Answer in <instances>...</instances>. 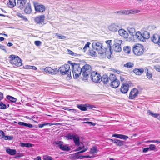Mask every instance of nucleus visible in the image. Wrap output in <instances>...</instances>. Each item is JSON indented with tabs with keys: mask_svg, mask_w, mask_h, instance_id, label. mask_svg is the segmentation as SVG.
<instances>
[{
	"mask_svg": "<svg viewBox=\"0 0 160 160\" xmlns=\"http://www.w3.org/2000/svg\"><path fill=\"white\" fill-rule=\"evenodd\" d=\"M92 46L93 49L97 51L99 54L102 55L106 52V49L103 48L102 44L100 42H94Z\"/></svg>",
	"mask_w": 160,
	"mask_h": 160,
	"instance_id": "1",
	"label": "nucleus"
},
{
	"mask_svg": "<svg viewBox=\"0 0 160 160\" xmlns=\"http://www.w3.org/2000/svg\"><path fill=\"white\" fill-rule=\"evenodd\" d=\"M73 67L72 72L73 77L75 79L78 78L81 75L82 71V68L78 65L74 63L72 64Z\"/></svg>",
	"mask_w": 160,
	"mask_h": 160,
	"instance_id": "2",
	"label": "nucleus"
},
{
	"mask_svg": "<svg viewBox=\"0 0 160 160\" xmlns=\"http://www.w3.org/2000/svg\"><path fill=\"white\" fill-rule=\"evenodd\" d=\"M133 52L137 56L142 55L144 52L143 46L141 44H138L133 47Z\"/></svg>",
	"mask_w": 160,
	"mask_h": 160,
	"instance_id": "3",
	"label": "nucleus"
},
{
	"mask_svg": "<svg viewBox=\"0 0 160 160\" xmlns=\"http://www.w3.org/2000/svg\"><path fill=\"white\" fill-rule=\"evenodd\" d=\"M70 66L68 64H66L61 67L59 68V71L62 75L68 74V76L70 78L71 77V70L70 69Z\"/></svg>",
	"mask_w": 160,
	"mask_h": 160,
	"instance_id": "4",
	"label": "nucleus"
},
{
	"mask_svg": "<svg viewBox=\"0 0 160 160\" xmlns=\"http://www.w3.org/2000/svg\"><path fill=\"white\" fill-rule=\"evenodd\" d=\"M82 68L83 77L85 79H87L91 72V67L88 64H86L83 66Z\"/></svg>",
	"mask_w": 160,
	"mask_h": 160,
	"instance_id": "5",
	"label": "nucleus"
},
{
	"mask_svg": "<svg viewBox=\"0 0 160 160\" xmlns=\"http://www.w3.org/2000/svg\"><path fill=\"white\" fill-rule=\"evenodd\" d=\"M11 64L17 66L22 65L21 59L18 56L14 55H11Z\"/></svg>",
	"mask_w": 160,
	"mask_h": 160,
	"instance_id": "6",
	"label": "nucleus"
},
{
	"mask_svg": "<svg viewBox=\"0 0 160 160\" xmlns=\"http://www.w3.org/2000/svg\"><path fill=\"white\" fill-rule=\"evenodd\" d=\"M91 78L92 81L95 82H100L102 80V77L99 73L95 71L91 72Z\"/></svg>",
	"mask_w": 160,
	"mask_h": 160,
	"instance_id": "7",
	"label": "nucleus"
},
{
	"mask_svg": "<svg viewBox=\"0 0 160 160\" xmlns=\"http://www.w3.org/2000/svg\"><path fill=\"white\" fill-rule=\"evenodd\" d=\"M114 44L112 47L113 49L115 52H119L121 51V45L122 41L117 39L114 40Z\"/></svg>",
	"mask_w": 160,
	"mask_h": 160,
	"instance_id": "8",
	"label": "nucleus"
},
{
	"mask_svg": "<svg viewBox=\"0 0 160 160\" xmlns=\"http://www.w3.org/2000/svg\"><path fill=\"white\" fill-rule=\"evenodd\" d=\"M111 82L110 85L112 88H116L119 85L120 82L119 80L117 78L115 75H113V76L110 77Z\"/></svg>",
	"mask_w": 160,
	"mask_h": 160,
	"instance_id": "9",
	"label": "nucleus"
},
{
	"mask_svg": "<svg viewBox=\"0 0 160 160\" xmlns=\"http://www.w3.org/2000/svg\"><path fill=\"white\" fill-rule=\"evenodd\" d=\"M34 6L35 10L36 12L42 13L44 12L45 11L46 7L44 5L34 2Z\"/></svg>",
	"mask_w": 160,
	"mask_h": 160,
	"instance_id": "10",
	"label": "nucleus"
},
{
	"mask_svg": "<svg viewBox=\"0 0 160 160\" xmlns=\"http://www.w3.org/2000/svg\"><path fill=\"white\" fill-rule=\"evenodd\" d=\"M77 106L79 109L81 110L94 109L95 108H97L94 106L89 104H78Z\"/></svg>",
	"mask_w": 160,
	"mask_h": 160,
	"instance_id": "11",
	"label": "nucleus"
},
{
	"mask_svg": "<svg viewBox=\"0 0 160 160\" xmlns=\"http://www.w3.org/2000/svg\"><path fill=\"white\" fill-rule=\"evenodd\" d=\"M108 29L111 32H117L120 28L119 24L118 23H112L108 26Z\"/></svg>",
	"mask_w": 160,
	"mask_h": 160,
	"instance_id": "12",
	"label": "nucleus"
},
{
	"mask_svg": "<svg viewBox=\"0 0 160 160\" xmlns=\"http://www.w3.org/2000/svg\"><path fill=\"white\" fill-rule=\"evenodd\" d=\"M45 18V16L43 14H42L36 17L34 20L35 23L37 24H42L44 23Z\"/></svg>",
	"mask_w": 160,
	"mask_h": 160,
	"instance_id": "13",
	"label": "nucleus"
},
{
	"mask_svg": "<svg viewBox=\"0 0 160 160\" xmlns=\"http://www.w3.org/2000/svg\"><path fill=\"white\" fill-rule=\"evenodd\" d=\"M138 90L135 88H133L131 91L129 96V98L130 99H134L138 95Z\"/></svg>",
	"mask_w": 160,
	"mask_h": 160,
	"instance_id": "14",
	"label": "nucleus"
},
{
	"mask_svg": "<svg viewBox=\"0 0 160 160\" xmlns=\"http://www.w3.org/2000/svg\"><path fill=\"white\" fill-rule=\"evenodd\" d=\"M129 84L127 83H124L121 86L120 89L121 92L123 93H126L128 90Z\"/></svg>",
	"mask_w": 160,
	"mask_h": 160,
	"instance_id": "15",
	"label": "nucleus"
},
{
	"mask_svg": "<svg viewBox=\"0 0 160 160\" xmlns=\"http://www.w3.org/2000/svg\"><path fill=\"white\" fill-rule=\"evenodd\" d=\"M152 41L154 43L158 44L159 45L160 41V36L157 34H154L151 38Z\"/></svg>",
	"mask_w": 160,
	"mask_h": 160,
	"instance_id": "16",
	"label": "nucleus"
},
{
	"mask_svg": "<svg viewBox=\"0 0 160 160\" xmlns=\"http://www.w3.org/2000/svg\"><path fill=\"white\" fill-rule=\"evenodd\" d=\"M119 34L121 36L125 38H127L128 37V32L124 29H121L118 31Z\"/></svg>",
	"mask_w": 160,
	"mask_h": 160,
	"instance_id": "17",
	"label": "nucleus"
},
{
	"mask_svg": "<svg viewBox=\"0 0 160 160\" xmlns=\"http://www.w3.org/2000/svg\"><path fill=\"white\" fill-rule=\"evenodd\" d=\"M139 11V10H125L122 11V13L124 14L127 15L138 13Z\"/></svg>",
	"mask_w": 160,
	"mask_h": 160,
	"instance_id": "18",
	"label": "nucleus"
},
{
	"mask_svg": "<svg viewBox=\"0 0 160 160\" xmlns=\"http://www.w3.org/2000/svg\"><path fill=\"white\" fill-rule=\"evenodd\" d=\"M27 2V0H18L17 2V5L20 9H22L25 7Z\"/></svg>",
	"mask_w": 160,
	"mask_h": 160,
	"instance_id": "19",
	"label": "nucleus"
},
{
	"mask_svg": "<svg viewBox=\"0 0 160 160\" xmlns=\"http://www.w3.org/2000/svg\"><path fill=\"white\" fill-rule=\"evenodd\" d=\"M56 69H55V70L54 69H52L50 67H46L44 69V71L46 72L51 74H54L56 73Z\"/></svg>",
	"mask_w": 160,
	"mask_h": 160,
	"instance_id": "20",
	"label": "nucleus"
},
{
	"mask_svg": "<svg viewBox=\"0 0 160 160\" xmlns=\"http://www.w3.org/2000/svg\"><path fill=\"white\" fill-rule=\"evenodd\" d=\"M141 32L138 31L135 33V38L138 41L144 42Z\"/></svg>",
	"mask_w": 160,
	"mask_h": 160,
	"instance_id": "21",
	"label": "nucleus"
},
{
	"mask_svg": "<svg viewBox=\"0 0 160 160\" xmlns=\"http://www.w3.org/2000/svg\"><path fill=\"white\" fill-rule=\"evenodd\" d=\"M113 74H111L109 77H108L107 76H104L102 79L103 82L104 84H109L111 82V80L110 77H112L113 76Z\"/></svg>",
	"mask_w": 160,
	"mask_h": 160,
	"instance_id": "22",
	"label": "nucleus"
},
{
	"mask_svg": "<svg viewBox=\"0 0 160 160\" xmlns=\"http://www.w3.org/2000/svg\"><path fill=\"white\" fill-rule=\"evenodd\" d=\"M32 10L31 4L29 3H27L24 9V12L27 14H29L32 12Z\"/></svg>",
	"mask_w": 160,
	"mask_h": 160,
	"instance_id": "23",
	"label": "nucleus"
},
{
	"mask_svg": "<svg viewBox=\"0 0 160 160\" xmlns=\"http://www.w3.org/2000/svg\"><path fill=\"white\" fill-rule=\"evenodd\" d=\"M147 113L148 115L152 116V117L160 120V114L155 113L151 111H148Z\"/></svg>",
	"mask_w": 160,
	"mask_h": 160,
	"instance_id": "24",
	"label": "nucleus"
},
{
	"mask_svg": "<svg viewBox=\"0 0 160 160\" xmlns=\"http://www.w3.org/2000/svg\"><path fill=\"white\" fill-rule=\"evenodd\" d=\"M141 32L144 42L146 41V39H148L149 38L150 33L148 32L141 31Z\"/></svg>",
	"mask_w": 160,
	"mask_h": 160,
	"instance_id": "25",
	"label": "nucleus"
},
{
	"mask_svg": "<svg viewBox=\"0 0 160 160\" xmlns=\"http://www.w3.org/2000/svg\"><path fill=\"white\" fill-rule=\"evenodd\" d=\"M112 136L125 140L128 138V136L123 134H114L112 135Z\"/></svg>",
	"mask_w": 160,
	"mask_h": 160,
	"instance_id": "26",
	"label": "nucleus"
},
{
	"mask_svg": "<svg viewBox=\"0 0 160 160\" xmlns=\"http://www.w3.org/2000/svg\"><path fill=\"white\" fill-rule=\"evenodd\" d=\"M144 71V69L142 68H135L134 69L133 72L137 75H140Z\"/></svg>",
	"mask_w": 160,
	"mask_h": 160,
	"instance_id": "27",
	"label": "nucleus"
},
{
	"mask_svg": "<svg viewBox=\"0 0 160 160\" xmlns=\"http://www.w3.org/2000/svg\"><path fill=\"white\" fill-rule=\"evenodd\" d=\"M74 142L76 145L79 146L80 145V139L79 137L77 134H75L73 139Z\"/></svg>",
	"mask_w": 160,
	"mask_h": 160,
	"instance_id": "28",
	"label": "nucleus"
},
{
	"mask_svg": "<svg viewBox=\"0 0 160 160\" xmlns=\"http://www.w3.org/2000/svg\"><path fill=\"white\" fill-rule=\"evenodd\" d=\"M60 149L63 151H69L70 148L69 147L66 145H64L63 143L60 145Z\"/></svg>",
	"mask_w": 160,
	"mask_h": 160,
	"instance_id": "29",
	"label": "nucleus"
},
{
	"mask_svg": "<svg viewBox=\"0 0 160 160\" xmlns=\"http://www.w3.org/2000/svg\"><path fill=\"white\" fill-rule=\"evenodd\" d=\"M114 143L116 144V145L121 146L123 145L124 142L117 139H115L114 140Z\"/></svg>",
	"mask_w": 160,
	"mask_h": 160,
	"instance_id": "30",
	"label": "nucleus"
},
{
	"mask_svg": "<svg viewBox=\"0 0 160 160\" xmlns=\"http://www.w3.org/2000/svg\"><path fill=\"white\" fill-rule=\"evenodd\" d=\"M144 70L146 71V76L149 79H152V73L150 71H148V69L146 68H144Z\"/></svg>",
	"mask_w": 160,
	"mask_h": 160,
	"instance_id": "31",
	"label": "nucleus"
},
{
	"mask_svg": "<svg viewBox=\"0 0 160 160\" xmlns=\"http://www.w3.org/2000/svg\"><path fill=\"white\" fill-rule=\"evenodd\" d=\"M69 158L71 160H76L79 158V155H78L77 153L70 155Z\"/></svg>",
	"mask_w": 160,
	"mask_h": 160,
	"instance_id": "32",
	"label": "nucleus"
},
{
	"mask_svg": "<svg viewBox=\"0 0 160 160\" xmlns=\"http://www.w3.org/2000/svg\"><path fill=\"white\" fill-rule=\"evenodd\" d=\"M127 29L130 34L133 36L135 32V29L133 28L128 27Z\"/></svg>",
	"mask_w": 160,
	"mask_h": 160,
	"instance_id": "33",
	"label": "nucleus"
},
{
	"mask_svg": "<svg viewBox=\"0 0 160 160\" xmlns=\"http://www.w3.org/2000/svg\"><path fill=\"white\" fill-rule=\"evenodd\" d=\"M17 15L18 17L21 18L22 19V20H23L25 22H28V19L26 18V17L24 16L23 15L20 13H17Z\"/></svg>",
	"mask_w": 160,
	"mask_h": 160,
	"instance_id": "34",
	"label": "nucleus"
},
{
	"mask_svg": "<svg viewBox=\"0 0 160 160\" xmlns=\"http://www.w3.org/2000/svg\"><path fill=\"white\" fill-rule=\"evenodd\" d=\"M18 124L21 126H24L29 128L32 127V125L30 123H26L22 122H19Z\"/></svg>",
	"mask_w": 160,
	"mask_h": 160,
	"instance_id": "35",
	"label": "nucleus"
},
{
	"mask_svg": "<svg viewBox=\"0 0 160 160\" xmlns=\"http://www.w3.org/2000/svg\"><path fill=\"white\" fill-rule=\"evenodd\" d=\"M133 66L134 64L131 62H128L123 65L124 67L127 68H132L133 67Z\"/></svg>",
	"mask_w": 160,
	"mask_h": 160,
	"instance_id": "36",
	"label": "nucleus"
},
{
	"mask_svg": "<svg viewBox=\"0 0 160 160\" xmlns=\"http://www.w3.org/2000/svg\"><path fill=\"white\" fill-rule=\"evenodd\" d=\"M67 52L68 54L73 56L78 57V56H79V54L74 53L69 49L67 50Z\"/></svg>",
	"mask_w": 160,
	"mask_h": 160,
	"instance_id": "37",
	"label": "nucleus"
},
{
	"mask_svg": "<svg viewBox=\"0 0 160 160\" xmlns=\"http://www.w3.org/2000/svg\"><path fill=\"white\" fill-rule=\"evenodd\" d=\"M123 51L125 53L129 54L131 51V48L128 46L124 47L123 48Z\"/></svg>",
	"mask_w": 160,
	"mask_h": 160,
	"instance_id": "38",
	"label": "nucleus"
},
{
	"mask_svg": "<svg viewBox=\"0 0 160 160\" xmlns=\"http://www.w3.org/2000/svg\"><path fill=\"white\" fill-rule=\"evenodd\" d=\"M111 42L112 40H108L105 41V43L108 44V47L109 48V49L111 53V50L112 48V47L111 46Z\"/></svg>",
	"mask_w": 160,
	"mask_h": 160,
	"instance_id": "39",
	"label": "nucleus"
},
{
	"mask_svg": "<svg viewBox=\"0 0 160 160\" xmlns=\"http://www.w3.org/2000/svg\"><path fill=\"white\" fill-rule=\"evenodd\" d=\"M98 151V150L96 147H93L91 149L90 152L92 154L97 153Z\"/></svg>",
	"mask_w": 160,
	"mask_h": 160,
	"instance_id": "40",
	"label": "nucleus"
},
{
	"mask_svg": "<svg viewBox=\"0 0 160 160\" xmlns=\"http://www.w3.org/2000/svg\"><path fill=\"white\" fill-rule=\"evenodd\" d=\"M55 35L59 39H65L66 38V37L65 36L62 35L61 34L56 33H55Z\"/></svg>",
	"mask_w": 160,
	"mask_h": 160,
	"instance_id": "41",
	"label": "nucleus"
},
{
	"mask_svg": "<svg viewBox=\"0 0 160 160\" xmlns=\"http://www.w3.org/2000/svg\"><path fill=\"white\" fill-rule=\"evenodd\" d=\"M75 136V134H69L67 135L66 137L68 138V140L73 139Z\"/></svg>",
	"mask_w": 160,
	"mask_h": 160,
	"instance_id": "42",
	"label": "nucleus"
},
{
	"mask_svg": "<svg viewBox=\"0 0 160 160\" xmlns=\"http://www.w3.org/2000/svg\"><path fill=\"white\" fill-rule=\"evenodd\" d=\"M52 124H51V123H43V124H39L38 126L39 128H41L46 125H49L50 126H51Z\"/></svg>",
	"mask_w": 160,
	"mask_h": 160,
	"instance_id": "43",
	"label": "nucleus"
},
{
	"mask_svg": "<svg viewBox=\"0 0 160 160\" xmlns=\"http://www.w3.org/2000/svg\"><path fill=\"white\" fill-rule=\"evenodd\" d=\"M91 43L89 42H88L86 44H85L84 47L83 48V50H84V52L89 47V45Z\"/></svg>",
	"mask_w": 160,
	"mask_h": 160,
	"instance_id": "44",
	"label": "nucleus"
},
{
	"mask_svg": "<svg viewBox=\"0 0 160 160\" xmlns=\"http://www.w3.org/2000/svg\"><path fill=\"white\" fill-rule=\"evenodd\" d=\"M149 148L150 150H155L156 149V147L154 144H150Z\"/></svg>",
	"mask_w": 160,
	"mask_h": 160,
	"instance_id": "45",
	"label": "nucleus"
},
{
	"mask_svg": "<svg viewBox=\"0 0 160 160\" xmlns=\"http://www.w3.org/2000/svg\"><path fill=\"white\" fill-rule=\"evenodd\" d=\"M7 108V106L6 105L3 103L2 102H0V109H5Z\"/></svg>",
	"mask_w": 160,
	"mask_h": 160,
	"instance_id": "46",
	"label": "nucleus"
},
{
	"mask_svg": "<svg viewBox=\"0 0 160 160\" xmlns=\"http://www.w3.org/2000/svg\"><path fill=\"white\" fill-rule=\"evenodd\" d=\"M16 0H11V8H12L16 5Z\"/></svg>",
	"mask_w": 160,
	"mask_h": 160,
	"instance_id": "47",
	"label": "nucleus"
},
{
	"mask_svg": "<svg viewBox=\"0 0 160 160\" xmlns=\"http://www.w3.org/2000/svg\"><path fill=\"white\" fill-rule=\"evenodd\" d=\"M84 123H87L88 125H89L90 126H95L96 124L94 123H93L92 122H89V121H87V122H83Z\"/></svg>",
	"mask_w": 160,
	"mask_h": 160,
	"instance_id": "48",
	"label": "nucleus"
},
{
	"mask_svg": "<svg viewBox=\"0 0 160 160\" xmlns=\"http://www.w3.org/2000/svg\"><path fill=\"white\" fill-rule=\"evenodd\" d=\"M43 158V160H53L51 157L47 156H44Z\"/></svg>",
	"mask_w": 160,
	"mask_h": 160,
	"instance_id": "49",
	"label": "nucleus"
},
{
	"mask_svg": "<svg viewBox=\"0 0 160 160\" xmlns=\"http://www.w3.org/2000/svg\"><path fill=\"white\" fill-rule=\"evenodd\" d=\"M62 143H63V142L60 141H55L53 142L54 144L55 143L56 145H58V146L59 147V148H60V145H62Z\"/></svg>",
	"mask_w": 160,
	"mask_h": 160,
	"instance_id": "50",
	"label": "nucleus"
},
{
	"mask_svg": "<svg viewBox=\"0 0 160 160\" xmlns=\"http://www.w3.org/2000/svg\"><path fill=\"white\" fill-rule=\"evenodd\" d=\"M155 69L158 72H160V66L159 65H156L154 66Z\"/></svg>",
	"mask_w": 160,
	"mask_h": 160,
	"instance_id": "51",
	"label": "nucleus"
},
{
	"mask_svg": "<svg viewBox=\"0 0 160 160\" xmlns=\"http://www.w3.org/2000/svg\"><path fill=\"white\" fill-rule=\"evenodd\" d=\"M16 153L17 152L15 150L11 149V155H13Z\"/></svg>",
	"mask_w": 160,
	"mask_h": 160,
	"instance_id": "52",
	"label": "nucleus"
},
{
	"mask_svg": "<svg viewBox=\"0 0 160 160\" xmlns=\"http://www.w3.org/2000/svg\"><path fill=\"white\" fill-rule=\"evenodd\" d=\"M90 55L92 56H95L96 55V53L93 51H91L90 52Z\"/></svg>",
	"mask_w": 160,
	"mask_h": 160,
	"instance_id": "53",
	"label": "nucleus"
},
{
	"mask_svg": "<svg viewBox=\"0 0 160 160\" xmlns=\"http://www.w3.org/2000/svg\"><path fill=\"white\" fill-rule=\"evenodd\" d=\"M34 43L37 46H39L41 44V42L39 41H36Z\"/></svg>",
	"mask_w": 160,
	"mask_h": 160,
	"instance_id": "54",
	"label": "nucleus"
},
{
	"mask_svg": "<svg viewBox=\"0 0 160 160\" xmlns=\"http://www.w3.org/2000/svg\"><path fill=\"white\" fill-rule=\"evenodd\" d=\"M17 99L11 96V102H15L16 101Z\"/></svg>",
	"mask_w": 160,
	"mask_h": 160,
	"instance_id": "55",
	"label": "nucleus"
},
{
	"mask_svg": "<svg viewBox=\"0 0 160 160\" xmlns=\"http://www.w3.org/2000/svg\"><path fill=\"white\" fill-rule=\"evenodd\" d=\"M4 135L5 134L3 132L2 130H0V136L1 137V138H2V137H3Z\"/></svg>",
	"mask_w": 160,
	"mask_h": 160,
	"instance_id": "56",
	"label": "nucleus"
},
{
	"mask_svg": "<svg viewBox=\"0 0 160 160\" xmlns=\"http://www.w3.org/2000/svg\"><path fill=\"white\" fill-rule=\"evenodd\" d=\"M2 138H4L5 140H9L10 139V137L8 136H5V135H4L3 137H2Z\"/></svg>",
	"mask_w": 160,
	"mask_h": 160,
	"instance_id": "57",
	"label": "nucleus"
},
{
	"mask_svg": "<svg viewBox=\"0 0 160 160\" xmlns=\"http://www.w3.org/2000/svg\"><path fill=\"white\" fill-rule=\"evenodd\" d=\"M86 150H87V149H85L81 151H79L78 152H76V153H77L78 155H79L78 154L79 153H82L85 152Z\"/></svg>",
	"mask_w": 160,
	"mask_h": 160,
	"instance_id": "58",
	"label": "nucleus"
},
{
	"mask_svg": "<svg viewBox=\"0 0 160 160\" xmlns=\"http://www.w3.org/2000/svg\"><path fill=\"white\" fill-rule=\"evenodd\" d=\"M149 147L148 148H144L143 149V152H146L147 151H148L149 150Z\"/></svg>",
	"mask_w": 160,
	"mask_h": 160,
	"instance_id": "59",
	"label": "nucleus"
},
{
	"mask_svg": "<svg viewBox=\"0 0 160 160\" xmlns=\"http://www.w3.org/2000/svg\"><path fill=\"white\" fill-rule=\"evenodd\" d=\"M32 146V144L30 143H26V147L30 148Z\"/></svg>",
	"mask_w": 160,
	"mask_h": 160,
	"instance_id": "60",
	"label": "nucleus"
},
{
	"mask_svg": "<svg viewBox=\"0 0 160 160\" xmlns=\"http://www.w3.org/2000/svg\"><path fill=\"white\" fill-rule=\"evenodd\" d=\"M22 156V155L21 153H18L14 158H18Z\"/></svg>",
	"mask_w": 160,
	"mask_h": 160,
	"instance_id": "61",
	"label": "nucleus"
},
{
	"mask_svg": "<svg viewBox=\"0 0 160 160\" xmlns=\"http://www.w3.org/2000/svg\"><path fill=\"white\" fill-rule=\"evenodd\" d=\"M84 146L83 145L82 146L79 147L77 148L76 151H79V150H81L82 149V148H84Z\"/></svg>",
	"mask_w": 160,
	"mask_h": 160,
	"instance_id": "62",
	"label": "nucleus"
},
{
	"mask_svg": "<svg viewBox=\"0 0 160 160\" xmlns=\"http://www.w3.org/2000/svg\"><path fill=\"white\" fill-rule=\"evenodd\" d=\"M20 145L22 147H26V143L21 142L20 143Z\"/></svg>",
	"mask_w": 160,
	"mask_h": 160,
	"instance_id": "63",
	"label": "nucleus"
},
{
	"mask_svg": "<svg viewBox=\"0 0 160 160\" xmlns=\"http://www.w3.org/2000/svg\"><path fill=\"white\" fill-rule=\"evenodd\" d=\"M31 66L26 65L24 67V68L27 69H31Z\"/></svg>",
	"mask_w": 160,
	"mask_h": 160,
	"instance_id": "64",
	"label": "nucleus"
}]
</instances>
